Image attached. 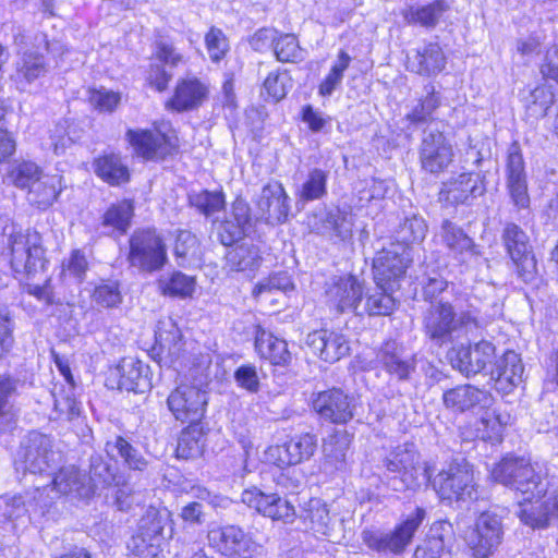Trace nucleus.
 <instances>
[{
	"label": "nucleus",
	"instance_id": "f257e3e1",
	"mask_svg": "<svg viewBox=\"0 0 558 558\" xmlns=\"http://www.w3.org/2000/svg\"><path fill=\"white\" fill-rule=\"evenodd\" d=\"M423 331L435 344L452 342L461 335L473 336L485 327L474 307L457 310L450 302H432L422 317Z\"/></svg>",
	"mask_w": 558,
	"mask_h": 558
},
{
	"label": "nucleus",
	"instance_id": "f03ea898",
	"mask_svg": "<svg viewBox=\"0 0 558 558\" xmlns=\"http://www.w3.org/2000/svg\"><path fill=\"white\" fill-rule=\"evenodd\" d=\"M0 255L9 260L15 274L28 278L44 270L47 263L40 233L14 223L5 225L0 231Z\"/></svg>",
	"mask_w": 558,
	"mask_h": 558
},
{
	"label": "nucleus",
	"instance_id": "7ed1b4c3",
	"mask_svg": "<svg viewBox=\"0 0 558 558\" xmlns=\"http://www.w3.org/2000/svg\"><path fill=\"white\" fill-rule=\"evenodd\" d=\"M492 476L519 493L525 501L541 499L550 492L541 473L524 458H505L493 469Z\"/></svg>",
	"mask_w": 558,
	"mask_h": 558
},
{
	"label": "nucleus",
	"instance_id": "20e7f679",
	"mask_svg": "<svg viewBox=\"0 0 558 558\" xmlns=\"http://www.w3.org/2000/svg\"><path fill=\"white\" fill-rule=\"evenodd\" d=\"M383 466L395 473L388 480V486L396 492L414 489L421 480H430L428 469L423 465L421 454L411 442H404L393 448L381 461Z\"/></svg>",
	"mask_w": 558,
	"mask_h": 558
},
{
	"label": "nucleus",
	"instance_id": "39448f33",
	"mask_svg": "<svg viewBox=\"0 0 558 558\" xmlns=\"http://www.w3.org/2000/svg\"><path fill=\"white\" fill-rule=\"evenodd\" d=\"M428 481L442 500L451 502L478 498L473 468L465 460L452 461Z\"/></svg>",
	"mask_w": 558,
	"mask_h": 558
},
{
	"label": "nucleus",
	"instance_id": "423d86ee",
	"mask_svg": "<svg viewBox=\"0 0 558 558\" xmlns=\"http://www.w3.org/2000/svg\"><path fill=\"white\" fill-rule=\"evenodd\" d=\"M128 260L142 272L159 271L168 262L167 247L162 238L150 229L137 230L130 238Z\"/></svg>",
	"mask_w": 558,
	"mask_h": 558
},
{
	"label": "nucleus",
	"instance_id": "0eeeda50",
	"mask_svg": "<svg viewBox=\"0 0 558 558\" xmlns=\"http://www.w3.org/2000/svg\"><path fill=\"white\" fill-rule=\"evenodd\" d=\"M412 262L411 250L400 243H390L377 252L373 259L374 280L378 288L398 289Z\"/></svg>",
	"mask_w": 558,
	"mask_h": 558
},
{
	"label": "nucleus",
	"instance_id": "6e6552de",
	"mask_svg": "<svg viewBox=\"0 0 558 558\" xmlns=\"http://www.w3.org/2000/svg\"><path fill=\"white\" fill-rule=\"evenodd\" d=\"M504 537L501 518L493 512H483L468 532L465 541L474 558H487L500 546Z\"/></svg>",
	"mask_w": 558,
	"mask_h": 558
},
{
	"label": "nucleus",
	"instance_id": "1a4fd4ad",
	"mask_svg": "<svg viewBox=\"0 0 558 558\" xmlns=\"http://www.w3.org/2000/svg\"><path fill=\"white\" fill-rule=\"evenodd\" d=\"M424 518L425 510L416 508L395 532L385 533L379 530H366L362 533V539L373 550L400 553L410 543Z\"/></svg>",
	"mask_w": 558,
	"mask_h": 558
},
{
	"label": "nucleus",
	"instance_id": "9d476101",
	"mask_svg": "<svg viewBox=\"0 0 558 558\" xmlns=\"http://www.w3.org/2000/svg\"><path fill=\"white\" fill-rule=\"evenodd\" d=\"M208 396L202 385L180 384L171 391L167 404L175 420L183 423H199L206 412Z\"/></svg>",
	"mask_w": 558,
	"mask_h": 558
},
{
	"label": "nucleus",
	"instance_id": "9b49d317",
	"mask_svg": "<svg viewBox=\"0 0 558 558\" xmlns=\"http://www.w3.org/2000/svg\"><path fill=\"white\" fill-rule=\"evenodd\" d=\"M453 147L444 132L427 126L422 134L418 158L422 170L432 174L442 173L453 161Z\"/></svg>",
	"mask_w": 558,
	"mask_h": 558
},
{
	"label": "nucleus",
	"instance_id": "f8f14e48",
	"mask_svg": "<svg viewBox=\"0 0 558 558\" xmlns=\"http://www.w3.org/2000/svg\"><path fill=\"white\" fill-rule=\"evenodd\" d=\"M19 454V463L32 474H43L52 469L59 456L53 450L52 438L35 430L27 435Z\"/></svg>",
	"mask_w": 558,
	"mask_h": 558
},
{
	"label": "nucleus",
	"instance_id": "ddd939ff",
	"mask_svg": "<svg viewBox=\"0 0 558 558\" xmlns=\"http://www.w3.org/2000/svg\"><path fill=\"white\" fill-rule=\"evenodd\" d=\"M502 241L518 275L525 282L533 280L537 271L536 259L526 233L515 223L507 222L502 231Z\"/></svg>",
	"mask_w": 558,
	"mask_h": 558
},
{
	"label": "nucleus",
	"instance_id": "4468645a",
	"mask_svg": "<svg viewBox=\"0 0 558 558\" xmlns=\"http://www.w3.org/2000/svg\"><path fill=\"white\" fill-rule=\"evenodd\" d=\"M241 500L248 508L274 521L290 523L295 518L294 506L276 493L266 494L253 486L243 490Z\"/></svg>",
	"mask_w": 558,
	"mask_h": 558
},
{
	"label": "nucleus",
	"instance_id": "2eb2a0df",
	"mask_svg": "<svg viewBox=\"0 0 558 558\" xmlns=\"http://www.w3.org/2000/svg\"><path fill=\"white\" fill-rule=\"evenodd\" d=\"M313 408L319 416L333 424H345L354 416V398L340 388L320 391L313 399Z\"/></svg>",
	"mask_w": 558,
	"mask_h": 558
},
{
	"label": "nucleus",
	"instance_id": "dca6fc26",
	"mask_svg": "<svg viewBox=\"0 0 558 558\" xmlns=\"http://www.w3.org/2000/svg\"><path fill=\"white\" fill-rule=\"evenodd\" d=\"M375 363L377 367L398 380L409 379L416 367L415 355L396 340L381 343L376 350Z\"/></svg>",
	"mask_w": 558,
	"mask_h": 558
},
{
	"label": "nucleus",
	"instance_id": "f3484780",
	"mask_svg": "<svg viewBox=\"0 0 558 558\" xmlns=\"http://www.w3.org/2000/svg\"><path fill=\"white\" fill-rule=\"evenodd\" d=\"M325 295L337 312L355 311L363 298V286L352 275L335 276L326 282Z\"/></svg>",
	"mask_w": 558,
	"mask_h": 558
},
{
	"label": "nucleus",
	"instance_id": "a211bd4d",
	"mask_svg": "<svg viewBox=\"0 0 558 558\" xmlns=\"http://www.w3.org/2000/svg\"><path fill=\"white\" fill-rule=\"evenodd\" d=\"M207 538L210 547L230 558H248L253 546L252 539L236 525L210 529Z\"/></svg>",
	"mask_w": 558,
	"mask_h": 558
},
{
	"label": "nucleus",
	"instance_id": "6ab92c4d",
	"mask_svg": "<svg viewBox=\"0 0 558 558\" xmlns=\"http://www.w3.org/2000/svg\"><path fill=\"white\" fill-rule=\"evenodd\" d=\"M256 207L260 219L270 225H281L289 218L290 197L280 182H269L262 189Z\"/></svg>",
	"mask_w": 558,
	"mask_h": 558
},
{
	"label": "nucleus",
	"instance_id": "aec40b11",
	"mask_svg": "<svg viewBox=\"0 0 558 558\" xmlns=\"http://www.w3.org/2000/svg\"><path fill=\"white\" fill-rule=\"evenodd\" d=\"M125 140L132 146L134 153L146 160H161L174 147L170 138L157 129H129L125 133Z\"/></svg>",
	"mask_w": 558,
	"mask_h": 558
},
{
	"label": "nucleus",
	"instance_id": "412c9836",
	"mask_svg": "<svg viewBox=\"0 0 558 558\" xmlns=\"http://www.w3.org/2000/svg\"><path fill=\"white\" fill-rule=\"evenodd\" d=\"M301 519L307 530L316 535L336 541L342 536V519L331 514L327 505L320 499H311L304 507Z\"/></svg>",
	"mask_w": 558,
	"mask_h": 558
},
{
	"label": "nucleus",
	"instance_id": "4be33fe9",
	"mask_svg": "<svg viewBox=\"0 0 558 558\" xmlns=\"http://www.w3.org/2000/svg\"><path fill=\"white\" fill-rule=\"evenodd\" d=\"M439 235L449 255L458 263L471 264L480 257L478 245L457 223L445 219L441 222Z\"/></svg>",
	"mask_w": 558,
	"mask_h": 558
},
{
	"label": "nucleus",
	"instance_id": "5701e85b",
	"mask_svg": "<svg viewBox=\"0 0 558 558\" xmlns=\"http://www.w3.org/2000/svg\"><path fill=\"white\" fill-rule=\"evenodd\" d=\"M551 497H557V490H550L541 499L532 501L520 500L517 515L520 521L532 529H544L549 525L558 527V507L553 506Z\"/></svg>",
	"mask_w": 558,
	"mask_h": 558
},
{
	"label": "nucleus",
	"instance_id": "b1692460",
	"mask_svg": "<svg viewBox=\"0 0 558 558\" xmlns=\"http://www.w3.org/2000/svg\"><path fill=\"white\" fill-rule=\"evenodd\" d=\"M507 186L514 205L526 208L530 205L526 173L520 145L514 142L510 145L507 155Z\"/></svg>",
	"mask_w": 558,
	"mask_h": 558
},
{
	"label": "nucleus",
	"instance_id": "393cba45",
	"mask_svg": "<svg viewBox=\"0 0 558 558\" xmlns=\"http://www.w3.org/2000/svg\"><path fill=\"white\" fill-rule=\"evenodd\" d=\"M495 356V347L486 340L468 348L453 350L450 356L452 366L466 376L484 371Z\"/></svg>",
	"mask_w": 558,
	"mask_h": 558
},
{
	"label": "nucleus",
	"instance_id": "a878e982",
	"mask_svg": "<svg viewBox=\"0 0 558 558\" xmlns=\"http://www.w3.org/2000/svg\"><path fill=\"white\" fill-rule=\"evenodd\" d=\"M485 191L484 178L480 173H461L444 184L439 198L450 205H459L483 195Z\"/></svg>",
	"mask_w": 558,
	"mask_h": 558
},
{
	"label": "nucleus",
	"instance_id": "bb28decb",
	"mask_svg": "<svg viewBox=\"0 0 558 558\" xmlns=\"http://www.w3.org/2000/svg\"><path fill=\"white\" fill-rule=\"evenodd\" d=\"M490 401L492 396L488 391L470 384L458 385L442 393L445 408L453 413H465L477 407L486 408Z\"/></svg>",
	"mask_w": 558,
	"mask_h": 558
},
{
	"label": "nucleus",
	"instance_id": "cd10ccee",
	"mask_svg": "<svg viewBox=\"0 0 558 558\" xmlns=\"http://www.w3.org/2000/svg\"><path fill=\"white\" fill-rule=\"evenodd\" d=\"M306 344L322 360L329 363L339 361L350 351L349 341L344 335L329 329L310 332L306 337Z\"/></svg>",
	"mask_w": 558,
	"mask_h": 558
},
{
	"label": "nucleus",
	"instance_id": "c85d7f7f",
	"mask_svg": "<svg viewBox=\"0 0 558 558\" xmlns=\"http://www.w3.org/2000/svg\"><path fill=\"white\" fill-rule=\"evenodd\" d=\"M48 71L49 64L43 53L25 50L16 61L11 78L20 92H28L31 85L45 77Z\"/></svg>",
	"mask_w": 558,
	"mask_h": 558
},
{
	"label": "nucleus",
	"instance_id": "c756f323",
	"mask_svg": "<svg viewBox=\"0 0 558 558\" xmlns=\"http://www.w3.org/2000/svg\"><path fill=\"white\" fill-rule=\"evenodd\" d=\"M119 390L145 392L150 388L148 366L134 357H124L111 374Z\"/></svg>",
	"mask_w": 558,
	"mask_h": 558
},
{
	"label": "nucleus",
	"instance_id": "7c9ffc66",
	"mask_svg": "<svg viewBox=\"0 0 558 558\" xmlns=\"http://www.w3.org/2000/svg\"><path fill=\"white\" fill-rule=\"evenodd\" d=\"M208 87L196 77L182 78L178 82L172 98L167 107L178 112L194 110L207 98Z\"/></svg>",
	"mask_w": 558,
	"mask_h": 558
},
{
	"label": "nucleus",
	"instance_id": "2f4dec72",
	"mask_svg": "<svg viewBox=\"0 0 558 558\" xmlns=\"http://www.w3.org/2000/svg\"><path fill=\"white\" fill-rule=\"evenodd\" d=\"M446 66L445 53L437 43H429L408 56V69L424 76L436 75Z\"/></svg>",
	"mask_w": 558,
	"mask_h": 558
},
{
	"label": "nucleus",
	"instance_id": "473e14b6",
	"mask_svg": "<svg viewBox=\"0 0 558 558\" xmlns=\"http://www.w3.org/2000/svg\"><path fill=\"white\" fill-rule=\"evenodd\" d=\"M524 366L521 357L514 351H507L492 369V377L499 390L509 393L522 383Z\"/></svg>",
	"mask_w": 558,
	"mask_h": 558
},
{
	"label": "nucleus",
	"instance_id": "72a5a7b5",
	"mask_svg": "<svg viewBox=\"0 0 558 558\" xmlns=\"http://www.w3.org/2000/svg\"><path fill=\"white\" fill-rule=\"evenodd\" d=\"M317 447L316 437L312 434H303L291 438L282 446L276 447L278 454V465H293L310 459Z\"/></svg>",
	"mask_w": 558,
	"mask_h": 558
},
{
	"label": "nucleus",
	"instance_id": "f704fd0d",
	"mask_svg": "<svg viewBox=\"0 0 558 558\" xmlns=\"http://www.w3.org/2000/svg\"><path fill=\"white\" fill-rule=\"evenodd\" d=\"M50 490L60 495H74L78 498H88L92 494L86 475L75 466L60 469L52 478Z\"/></svg>",
	"mask_w": 558,
	"mask_h": 558
},
{
	"label": "nucleus",
	"instance_id": "c9c22d12",
	"mask_svg": "<svg viewBox=\"0 0 558 558\" xmlns=\"http://www.w3.org/2000/svg\"><path fill=\"white\" fill-rule=\"evenodd\" d=\"M171 513L166 508L149 507L138 521L137 530L143 535L150 536L163 544L166 538L172 537Z\"/></svg>",
	"mask_w": 558,
	"mask_h": 558
},
{
	"label": "nucleus",
	"instance_id": "e433bc0d",
	"mask_svg": "<svg viewBox=\"0 0 558 558\" xmlns=\"http://www.w3.org/2000/svg\"><path fill=\"white\" fill-rule=\"evenodd\" d=\"M255 348L260 357L274 365H284L291 360L286 340L275 337L260 326L256 327Z\"/></svg>",
	"mask_w": 558,
	"mask_h": 558
},
{
	"label": "nucleus",
	"instance_id": "4c0bfd02",
	"mask_svg": "<svg viewBox=\"0 0 558 558\" xmlns=\"http://www.w3.org/2000/svg\"><path fill=\"white\" fill-rule=\"evenodd\" d=\"M353 215L336 208L326 213L316 226V231L331 240L344 241L352 235Z\"/></svg>",
	"mask_w": 558,
	"mask_h": 558
},
{
	"label": "nucleus",
	"instance_id": "58836bf2",
	"mask_svg": "<svg viewBox=\"0 0 558 558\" xmlns=\"http://www.w3.org/2000/svg\"><path fill=\"white\" fill-rule=\"evenodd\" d=\"M352 436L347 430H336L324 442L325 470H345L347 456L351 445Z\"/></svg>",
	"mask_w": 558,
	"mask_h": 558
},
{
	"label": "nucleus",
	"instance_id": "ea45409f",
	"mask_svg": "<svg viewBox=\"0 0 558 558\" xmlns=\"http://www.w3.org/2000/svg\"><path fill=\"white\" fill-rule=\"evenodd\" d=\"M61 177L58 174H44L34 182L28 190V202L39 209L49 208L61 193Z\"/></svg>",
	"mask_w": 558,
	"mask_h": 558
},
{
	"label": "nucleus",
	"instance_id": "a19ab883",
	"mask_svg": "<svg viewBox=\"0 0 558 558\" xmlns=\"http://www.w3.org/2000/svg\"><path fill=\"white\" fill-rule=\"evenodd\" d=\"M106 450L112 456L117 452L130 470L146 472L149 469L150 462L122 436H116L113 440L107 441Z\"/></svg>",
	"mask_w": 558,
	"mask_h": 558
},
{
	"label": "nucleus",
	"instance_id": "79ce46f5",
	"mask_svg": "<svg viewBox=\"0 0 558 558\" xmlns=\"http://www.w3.org/2000/svg\"><path fill=\"white\" fill-rule=\"evenodd\" d=\"M3 502V517L7 520H16L26 514L29 517L38 515L43 517L46 511L51 507V500H45L43 504H32L31 500H26L25 495H15L12 497H4Z\"/></svg>",
	"mask_w": 558,
	"mask_h": 558
},
{
	"label": "nucleus",
	"instance_id": "37998d69",
	"mask_svg": "<svg viewBox=\"0 0 558 558\" xmlns=\"http://www.w3.org/2000/svg\"><path fill=\"white\" fill-rule=\"evenodd\" d=\"M94 167L95 173L111 185H120L130 179L129 169L119 155L100 156L95 160Z\"/></svg>",
	"mask_w": 558,
	"mask_h": 558
},
{
	"label": "nucleus",
	"instance_id": "c03bdc74",
	"mask_svg": "<svg viewBox=\"0 0 558 558\" xmlns=\"http://www.w3.org/2000/svg\"><path fill=\"white\" fill-rule=\"evenodd\" d=\"M478 421L475 437L483 440H498L502 430L510 423V415L498 408H488Z\"/></svg>",
	"mask_w": 558,
	"mask_h": 558
},
{
	"label": "nucleus",
	"instance_id": "a18cd8bd",
	"mask_svg": "<svg viewBox=\"0 0 558 558\" xmlns=\"http://www.w3.org/2000/svg\"><path fill=\"white\" fill-rule=\"evenodd\" d=\"M448 523H439L430 529L426 539L414 551V558H448L450 551L444 533Z\"/></svg>",
	"mask_w": 558,
	"mask_h": 558
},
{
	"label": "nucleus",
	"instance_id": "49530a36",
	"mask_svg": "<svg viewBox=\"0 0 558 558\" xmlns=\"http://www.w3.org/2000/svg\"><path fill=\"white\" fill-rule=\"evenodd\" d=\"M205 437L198 423H189L179 437L177 457L181 459H194L203 453Z\"/></svg>",
	"mask_w": 558,
	"mask_h": 558
},
{
	"label": "nucleus",
	"instance_id": "de8ad7c7",
	"mask_svg": "<svg viewBox=\"0 0 558 558\" xmlns=\"http://www.w3.org/2000/svg\"><path fill=\"white\" fill-rule=\"evenodd\" d=\"M448 8L445 0H436L427 5L410 7L404 11L403 16L410 24L434 27Z\"/></svg>",
	"mask_w": 558,
	"mask_h": 558
},
{
	"label": "nucleus",
	"instance_id": "09e8293b",
	"mask_svg": "<svg viewBox=\"0 0 558 558\" xmlns=\"http://www.w3.org/2000/svg\"><path fill=\"white\" fill-rule=\"evenodd\" d=\"M441 104L439 94L434 86H426V96L421 98L405 119L415 125L428 123L434 120V112Z\"/></svg>",
	"mask_w": 558,
	"mask_h": 558
},
{
	"label": "nucleus",
	"instance_id": "8fccbe9b",
	"mask_svg": "<svg viewBox=\"0 0 558 558\" xmlns=\"http://www.w3.org/2000/svg\"><path fill=\"white\" fill-rule=\"evenodd\" d=\"M227 263L232 270H254L260 264L259 250L254 244L243 243L230 250Z\"/></svg>",
	"mask_w": 558,
	"mask_h": 558
},
{
	"label": "nucleus",
	"instance_id": "3c124183",
	"mask_svg": "<svg viewBox=\"0 0 558 558\" xmlns=\"http://www.w3.org/2000/svg\"><path fill=\"white\" fill-rule=\"evenodd\" d=\"M327 171L319 168L312 169L296 192L299 202L307 203L324 197L327 193Z\"/></svg>",
	"mask_w": 558,
	"mask_h": 558
},
{
	"label": "nucleus",
	"instance_id": "603ef678",
	"mask_svg": "<svg viewBox=\"0 0 558 558\" xmlns=\"http://www.w3.org/2000/svg\"><path fill=\"white\" fill-rule=\"evenodd\" d=\"M173 251L180 267H189L201 259L198 240L190 231L179 232Z\"/></svg>",
	"mask_w": 558,
	"mask_h": 558
},
{
	"label": "nucleus",
	"instance_id": "864d4df0",
	"mask_svg": "<svg viewBox=\"0 0 558 558\" xmlns=\"http://www.w3.org/2000/svg\"><path fill=\"white\" fill-rule=\"evenodd\" d=\"M293 289V283L286 272H279L260 281L253 290V294L258 302L275 301L274 294L286 292Z\"/></svg>",
	"mask_w": 558,
	"mask_h": 558
},
{
	"label": "nucleus",
	"instance_id": "5fc2aeb1",
	"mask_svg": "<svg viewBox=\"0 0 558 558\" xmlns=\"http://www.w3.org/2000/svg\"><path fill=\"white\" fill-rule=\"evenodd\" d=\"M158 288L165 295L189 298L195 290L194 277L174 271L169 278H160Z\"/></svg>",
	"mask_w": 558,
	"mask_h": 558
},
{
	"label": "nucleus",
	"instance_id": "6e6d98bb",
	"mask_svg": "<svg viewBox=\"0 0 558 558\" xmlns=\"http://www.w3.org/2000/svg\"><path fill=\"white\" fill-rule=\"evenodd\" d=\"M427 233V225L422 217L413 215L412 217L405 218L404 221L399 226L396 231L395 243L407 245L410 250V245L422 242Z\"/></svg>",
	"mask_w": 558,
	"mask_h": 558
},
{
	"label": "nucleus",
	"instance_id": "4d7b16f0",
	"mask_svg": "<svg viewBox=\"0 0 558 558\" xmlns=\"http://www.w3.org/2000/svg\"><path fill=\"white\" fill-rule=\"evenodd\" d=\"M191 206L195 207L201 214L210 217L222 210L226 205L225 194L222 191H207L191 193L189 195Z\"/></svg>",
	"mask_w": 558,
	"mask_h": 558
},
{
	"label": "nucleus",
	"instance_id": "13d9d810",
	"mask_svg": "<svg viewBox=\"0 0 558 558\" xmlns=\"http://www.w3.org/2000/svg\"><path fill=\"white\" fill-rule=\"evenodd\" d=\"M395 290L396 289H383V288L377 287V290L366 298L365 307H366L368 315H371V316L390 315L397 306V301L392 296V292Z\"/></svg>",
	"mask_w": 558,
	"mask_h": 558
},
{
	"label": "nucleus",
	"instance_id": "bf43d9fd",
	"mask_svg": "<svg viewBox=\"0 0 558 558\" xmlns=\"http://www.w3.org/2000/svg\"><path fill=\"white\" fill-rule=\"evenodd\" d=\"M54 410L72 420L80 415V404L75 399L74 386H54L52 390Z\"/></svg>",
	"mask_w": 558,
	"mask_h": 558
},
{
	"label": "nucleus",
	"instance_id": "052dcab7",
	"mask_svg": "<svg viewBox=\"0 0 558 558\" xmlns=\"http://www.w3.org/2000/svg\"><path fill=\"white\" fill-rule=\"evenodd\" d=\"M133 216V206L129 202H121L110 206L104 215V226L111 227L120 233H125Z\"/></svg>",
	"mask_w": 558,
	"mask_h": 558
},
{
	"label": "nucleus",
	"instance_id": "680f3d73",
	"mask_svg": "<svg viewBox=\"0 0 558 558\" xmlns=\"http://www.w3.org/2000/svg\"><path fill=\"white\" fill-rule=\"evenodd\" d=\"M274 50L280 62H298L303 60V50L293 34H282L274 43Z\"/></svg>",
	"mask_w": 558,
	"mask_h": 558
},
{
	"label": "nucleus",
	"instance_id": "e2e57ef3",
	"mask_svg": "<svg viewBox=\"0 0 558 558\" xmlns=\"http://www.w3.org/2000/svg\"><path fill=\"white\" fill-rule=\"evenodd\" d=\"M161 544L140 530L128 542L129 551L136 558H155L161 550Z\"/></svg>",
	"mask_w": 558,
	"mask_h": 558
},
{
	"label": "nucleus",
	"instance_id": "0e129e2a",
	"mask_svg": "<svg viewBox=\"0 0 558 558\" xmlns=\"http://www.w3.org/2000/svg\"><path fill=\"white\" fill-rule=\"evenodd\" d=\"M205 46L209 59L214 63L220 62L229 51V40L222 29L211 26L205 34Z\"/></svg>",
	"mask_w": 558,
	"mask_h": 558
},
{
	"label": "nucleus",
	"instance_id": "69168bd1",
	"mask_svg": "<svg viewBox=\"0 0 558 558\" xmlns=\"http://www.w3.org/2000/svg\"><path fill=\"white\" fill-rule=\"evenodd\" d=\"M92 298L97 305L106 308L116 307L122 302L120 286L113 280L102 281L96 286Z\"/></svg>",
	"mask_w": 558,
	"mask_h": 558
},
{
	"label": "nucleus",
	"instance_id": "338daca9",
	"mask_svg": "<svg viewBox=\"0 0 558 558\" xmlns=\"http://www.w3.org/2000/svg\"><path fill=\"white\" fill-rule=\"evenodd\" d=\"M290 81L287 72H270L264 81L263 88L267 97L277 102L286 97Z\"/></svg>",
	"mask_w": 558,
	"mask_h": 558
},
{
	"label": "nucleus",
	"instance_id": "774afa93",
	"mask_svg": "<svg viewBox=\"0 0 558 558\" xmlns=\"http://www.w3.org/2000/svg\"><path fill=\"white\" fill-rule=\"evenodd\" d=\"M44 175L40 168L32 161L17 163L11 171V178L14 184L21 189H31L34 182H37Z\"/></svg>",
	"mask_w": 558,
	"mask_h": 558
}]
</instances>
